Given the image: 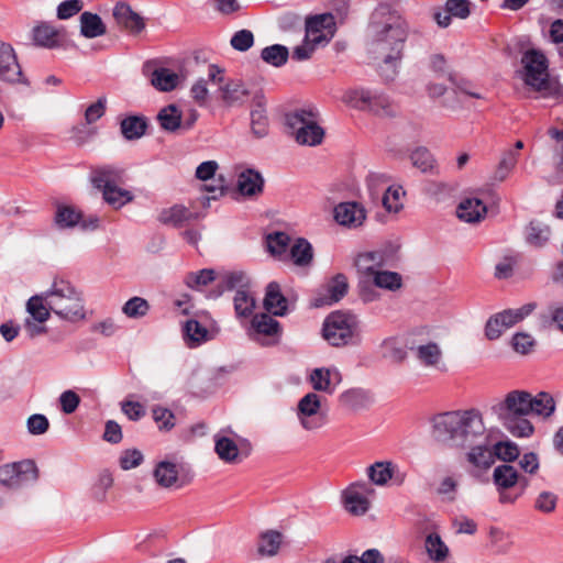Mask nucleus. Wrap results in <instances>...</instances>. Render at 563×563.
I'll list each match as a JSON object with an SVG mask.
<instances>
[{"label":"nucleus","mask_w":563,"mask_h":563,"mask_svg":"<svg viewBox=\"0 0 563 563\" xmlns=\"http://www.w3.org/2000/svg\"><path fill=\"white\" fill-rule=\"evenodd\" d=\"M179 77L168 68H157L152 73L151 82L161 91L173 90L178 84Z\"/></svg>","instance_id":"48"},{"label":"nucleus","mask_w":563,"mask_h":563,"mask_svg":"<svg viewBox=\"0 0 563 563\" xmlns=\"http://www.w3.org/2000/svg\"><path fill=\"white\" fill-rule=\"evenodd\" d=\"M262 59L274 67H280L286 64L289 57V51L286 46L274 44L267 46L261 52Z\"/></svg>","instance_id":"50"},{"label":"nucleus","mask_w":563,"mask_h":563,"mask_svg":"<svg viewBox=\"0 0 563 563\" xmlns=\"http://www.w3.org/2000/svg\"><path fill=\"white\" fill-rule=\"evenodd\" d=\"M233 301L238 316H249L255 307L254 297L245 289L236 290Z\"/></svg>","instance_id":"64"},{"label":"nucleus","mask_w":563,"mask_h":563,"mask_svg":"<svg viewBox=\"0 0 563 563\" xmlns=\"http://www.w3.org/2000/svg\"><path fill=\"white\" fill-rule=\"evenodd\" d=\"M374 495L375 489L369 483H352L342 492L343 507L353 516H364L371 508V498Z\"/></svg>","instance_id":"11"},{"label":"nucleus","mask_w":563,"mask_h":563,"mask_svg":"<svg viewBox=\"0 0 563 563\" xmlns=\"http://www.w3.org/2000/svg\"><path fill=\"white\" fill-rule=\"evenodd\" d=\"M471 14V3L468 0H446L443 10L434 13V20L441 27H448L452 18L464 20Z\"/></svg>","instance_id":"24"},{"label":"nucleus","mask_w":563,"mask_h":563,"mask_svg":"<svg viewBox=\"0 0 563 563\" xmlns=\"http://www.w3.org/2000/svg\"><path fill=\"white\" fill-rule=\"evenodd\" d=\"M218 95L225 104L234 106L244 102L249 92L239 81L224 82L223 77L219 74Z\"/></svg>","instance_id":"28"},{"label":"nucleus","mask_w":563,"mask_h":563,"mask_svg":"<svg viewBox=\"0 0 563 563\" xmlns=\"http://www.w3.org/2000/svg\"><path fill=\"white\" fill-rule=\"evenodd\" d=\"M185 338L190 344H200L209 340L208 330L196 320H188L184 327Z\"/></svg>","instance_id":"59"},{"label":"nucleus","mask_w":563,"mask_h":563,"mask_svg":"<svg viewBox=\"0 0 563 563\" xmlns=\"http://www.w3.org/2000/svg\"><path fill=\"white\" fill-rule=\"evenodd\" d=\"M191 217L192 213L187 208L183 206H174L167 210H164L161 213L159 219L163 223L179 227L189 221Z\"/></svg>","instance_id":"55"},{"label":"nucleus","mask_w":563,"mask_h":563,"mask_svg":"<svg viewBox=\"0 0 563 563\" xmlns=\"http://www.w3.org/2000/svg\"><path fill=\"white\" fill-rule=\"evenodd\" d=\"M366 476L371 484L379 487L387 486L389 482L395 486H402L408 478V473L399 464L383 460L371 464L366 468Z\"/></svg>","instance_id":"12"},{"label":"nucleus","mask_w":563,"mask_h":563,"mask_svg":"<svg viewBox=\"0 0 563 563\" xmlns=\"http://www.w3.org/2000/svg\"><path fill=\"white\" fill-rule=\"evenodd\" d=\"M80 31L85 37L93 38L106 33V26L98 14L84 12L80 15Z\"/></svg>","instance_id":"44"},{"label":"nucleus","mask_w":563,"mask_h":563,"mask_svg":"<svg viewBox=\"0 0 563 563\" xmlns=\"http://www.w3.org/2000/svg\"><path fill=\"white\" fill-rule=\"evenodd\" d=\"M550 228L531 222L528 228L527 242L536 247H542L549 241Z\"/></svg>","instance_id":"62"},{"label":"nucleus","mask_w":563,"mask_h":563,"mask_svg":"<svg viewBox=\"0 0 563 563\" xmlns=\"http://www.w3.org/2000/svg\"><path fill=\"white\" fill-rule=\"evenodd\" d=\"M251 124L254 134L257 136H263L267 132V117L265 113V109L262 102V99H258L256 104L251 111Z\"/></svg>","instance_id":"57"},{"label":"nucleus","mask_w":563,"mask_h":563,"mask_svg":"<svg viewBox=\"0 0 563 563\" xmlns=\"http://www.w3.org/2000/svg\"><path fill=\"white\" fill-rule=\"evenodd\" d=\"M385 264V255L379 251L360 253L354 260L357 275L364 283L371 282Z\"/></svg>","instance_id":"19"},{"label":"nucleus","mask_w":563,"mask_h":563,"mask_svg":"<svg viewBox=\"0 0 563 563\" xmlns=\"http://www.w3.org/2000/svg\"><path fill=\"white\" fill-rule=\"evenodd\" d=\"M0 79L10 84L22 81V71L14 51L3 42H0Z\"/></svg>","instance_id":"20"},{"label":"nucleus","mask_w":563,"mask_h":563,"mask_svg":"<svg viewBox=\"0 0 563 563\" xmlns=\"http://www.w3.org/2000/svg\"><path fill=\"white\" fill-rule=\"evenodd\" d=\"M335 33V21L331 13L312 16L306 23L307 41L314 45H324L331 41Z\"/></svg>","instance_id":"15"},{"label":"nucleus","mask_w":563,"mask_h":563,"mask_svg":"<svg viewBox=\"0 0 563 563\" xmlns=\"http://www.w3.org/2000/svg\"><path fill=\"white\" fill-rule=\"evenodd\" d=\"M252 327L256 335H264L268 338L277 336L279 334V323L269 314H256L252 320Z\"/></svg>","instance_id":"47"},{"label":"nucleus","mask_w":563,"mask_h":563,"mask_svg":"<svg viewBox=\"0 0 563 563\" xmlns=\"http://www.w3.org/2000/svg\"><path fill=\"white\" fill-rule=\"evenodd\" d=\"M333 213L336 223L347 229H357L366 220L365 208L355 201L340 202L335 206Z\"/></svg>","instance_id":"18"},{"label":"nucleus","mask_w":563,"mask_h":563,"mask_svg":"<svg viewBox=\"0 0 563 563\" xmlns=\"http://www.w3.org/2000/svg\"><path fill=\"white\" fill-rule=\"evenodd\" d=\"M289 256L295 265L308 266L312 262L311 244L305 239H297L289 247Z\"/></svg>","instance_id":"43"},{"label":"nucleus","mask_w":563,"mask_h":563,"mask_svg":"<svg viewBox=\"0 0 563 563\" xmlns=\"http://www.w3.org/2000/svg\"><path fill=\"white\" fill-rule=\"evenodd\" d=\"M494 459L497 457L504 462L515 461L519 454V448L511 441H500L493 445Z\"/></svg>","instance_id":"63"},{"label":"nucleus","mask_w":563,"mask_h":563,"mask_svg":"<svg viewBox=\"0 0 563 563\" xmlns=\"http://www.w3.org/2000/svg\"><path fill=\"white\" fill-rule=\"evenodd\" d=\"M82 214L71 206L58 205L54 216V223L59 229L74 228L80 223Z\"/></svg>","instance_id":"41"},{"label":"nucleus","mask_w":563,"mask_h":563,"mask_svg":"<svg viewBox=\"0 0 563 563\" xmlns=\"http://www.w3.org/2000/svg\"><path fill=\"white\" fill-rule=\"evenodd\" d=\"M36 478V472L32 462L7 464L0 467V484L10 488L22 486Z\"/></svg>","instance_id":"17"},{"label":"nucleus","mask_w":563,"mask_h":563,"mask_svg":"<svg viewBox=\"0 0 563 563\" xmlns=\"http://www.w3.org/2000/svg\"><path fill=\"white\" fill-rule=\"evenodd\" d=\"M267 251L276 257H286L290 247V238L285 232H274L266 236Z\"/></svg>","instance_id":"49"},{"label":"nucleus","mask_w":563,"mask_h":563,"mask_svg":"<svg viewBox=\"0 0 563 563\" xmlns=\"http://www.w3.org/2000/svg\"><path fill=\"white\" fill-rule=\"evenodd\" d=\"M309 380L314 390L331 395L340 385L342 376L336 367H319L311 371Z\"/></svg>","instance_id":"22"},{"label":"nucleus","mask_w":563,"mask_h":563,"mask_svg":"<svg viewBox=\"0 0 563 563\" xmlns=\"http://www.w3.org/2000/svg\"><path fill=\"white\" fill-rule=\"evenodd\" d=\"M102 199L106 203L112 207L115 210L121 209L128 203L132 202L134 199V195L129 189L122 187V185H115L113 187H109L107 190L102 191Z\"/></svg>","instance_id":"39"},{"label":"nucleus","mask_w":563,"mask_h":563,"mask_svg":"<svg viewBox=\"0 0 563 563\" xmlns=\"http://www.w3.org/2000/svg\"><path fill=\"white\" fill-rule=\"evenodd\" d=\"M404 196L405 191L402 190L401 186H388L382 198L385 210L394 213L399 212L402 209L401 198Z\"/></svg>","instance_id":"53"},{"label":"nucleus","mask_w":563,"mask_h":563,"mask_svg":"<svg viewBox=\"0 0 563 563\" xmlns=\"http://www.w3.org/2000/svg\"><path fill=\"white\" fill-rule=\"evenodd\" d=\"M265 309L274 316H284L287 311V299L277 283H269L264 298Z\"/></svg>","instance_id":"33"},{"label":"nucleus","mask_w":563,"mask_h":563,"mask_svg":"<svg viewBox=\"0 0 563 563\" xmlns=\"http://www.w3.org/2000/svg\"><path fill=\"white\" fill-rule=\"evenodd\" d=\"M369 53L377 62L385 80H393L404 57L409 35L406 20L387 5H380L372 14Z\"/></svg>","instance_id":"1"},{"label":"nucleus","mask_w":563,"mask_h":563,"mask_svg":"<svg viewBox=\"0 0 563 563\" xmlns=\"http://www.w3.org/2000/svg\"><path fill=\"white\" fill-rule=\"evenodd\" d=\"M391 178L386 173L374 172L367 176L366 184L371 196L376 199L382 191L385 192L386 188L390 185Z\"/></svg>","instance_id":"61"},{"label":"nucleus","mask_w":563,"mask_h":563,"mask_svg":"<svg viewBox=\"0 0 563 563\" xmlns=\"http://www.w3.org/2000/svg\"><path fill=\"white\" fill-rule=\"evenodd\" d=\"M371 282L375 286L390 291L398 290L402 286V278L398 273L383 271L382 268Z\"/></svg>","instance_id":"54"},{"label":"nucleus","mask_w":563,"mask_h":563,"mask_svg":"<svg viewBox=\"0 0 563 563\" xmlns=\"http://www.w3.org/2000/svg\"><path fill=\"white\" fill-rule=\"evenodd\" d=\"M113 18L117 23L131 33L137 34L144 29V21L125 2H119L113 9Z\"/></svg>","instance_id":"26"},{"label":"nucleus","mask_w":563,"mask_h":563,"mask_svg":"<svg viewBox=\"0 0 563 563\" xmlns=\"http://www.w3.org/2000/svg\"><path fill=\"white\" fill-rule=\"evenodd\" d=\"M214 452L227 464H238L242 461L238 443L224 434L218 433L214 435Z\"/></svg>","instance_id":"27"},{"label":"nucleus","mask_w":563,"mask_h":563,"mask_svg":"<svg viewBox=\"0 0 563 563\" xmlns=\"http://www.w3.org/2000/svg\"><path fill=\"white\" fill-rule=\"evenodd\" d=\"M347 278L343 274L335 275L327 285L324 296L316 299V306L332 305L341 300L347 292Z\"/></svg>","instance_id":"30"},{"label":"nucleus","mask_w":563,"mask_h":563,"mask_svg":"<svg viewBox=\"0 0 563 563\" xmlns=\"http://www.w3.org/2000/svg\"><path fill=\"white\" fill-rule=\"evenodd\" d=\"M424 550L428 558L433 563H443L450 556L449 547L445 544L442 538L435 532H431L426 537Z\"/></svg>","instance_id":"34"},{"label":"nucleus","mask_w":563,"mask_h":563,"mask_svg":"<svg viewBox=\"0 0 563 563\" xmlns=\"http://www.w3.org/2000/svg\"><path fill=\"white\" fill-rule=\"evenodd\" d=\"M556 409V402L553 396L547 391H539L537 395L531 394V401L529 405V415L549 419L553 416Z\"/></svg>","instance_id":"31"},{"label":"nucleus","mask_w":563,"mask_h":563,"mask_svg":"<svg viewBox=\"0 0 563 563\" xmlns=\"http://www.w3.org/2000/svg\"><path fill=\"white\" fill-rule=\"evenodd\" d=\"M523 66L522 79L525 84L534 90H541L548 86V60L543 53L537 49H528L521 58Z\"/></svg>","instance_id":"9"},{"label":"nucleus","mask_w":563,"mask_h":563,"mask_svg":"<svg viewBox=\"0 0 563 563\" xmlns=\"http://www.w3.org/2000/svg\"><path fill=\"white\" fill-rule=\"evenodd\" d=\"M282 541L280 532L268 530L261 534L257 551L263 556H275L279 551Z\"/></svg>","instance_id":"46"},{"label":"nucleus","mask_w":563,"mask_h":563,"mask_svg":"<svg viewBox=\"0 0 563 563\" xmlns=\"http://www.w3.org/2000/svg\"><path fill=\"white\" fill-rule=\"evenodd\" d=\"M357 331V320L353 314L336 311L323 322V339L332 346H343L352 342Z\"/></svg>","instance_id":"6"},{"label":"nucleus","mask_w":563,"mask_h":563,"mask_svg":"<svg viewBox=\"0 0 563 563\" xmlns=\"http://www.w3.org/2000/svg\"><path fill=\"white\" fill-rule=\"evenodd\" d=\"M217 275L213 269L205 268L198 272L188 273L184 283L191 289L200 290L211 282L216 280Z\"/></svg>","instance_id":"56"},{"label":"nucleus","mask_w":563,"mask_h":563,"mask_svg":"<svg viewBox=\"0 0 563 563\" xmlns=\"http://www.w3.org/2000/svg\"><path fill=\"white\" fill-rule=\"evenodd\" d=\"M531 393L527 390H511L505 398L493 407V411L498 417L509 416H529V405Z\"/></svg>","instance_id":"16"},{"label":"nucleus","mask_w":563,"mask_h":563,"mask_svg":"<svg viewBox=\"0 0 563 563\" xmlns=\"http://www.w3.org/2000/svg\"><path fill=\"white\" fill-rule=\"evenodd\" d=\"M411 163L422 173L431 172L435 166V161L426 147L416 148L410 155Z\"/></svg>","instance_id":"60"},{"label":"nucleus","mask_w":563,"mask_h":563,"mask_svg":"<svg viewBox=\"0 0 563 563\" xmlns=\"http://www.w3.org/2000/svg\"><path fill=\"white\" fill-rule=\"evenodd\" d=\"M487 213V208L479 198H465L456 209L459 219L468 223L482 221Z\"/></svg>","instance_id":"29"},{"label":"nucleus","mask_w":563,"mask_h":563,"mask_svg":"<svg viewBox=\"0 0 563 563\" xmlns=\"http://www.w3.org/2000/svg\"><path fill=\"white\" fill-rule=\"evenodd\" d=\"M367 111L377 115L393 117L398 112V106L387 95L371 90Z\"/></svg>","instance_id":"35"},{"label":"nucleus","mask_w":563,"mask_h":563,"mask_svg":"<svg viewBox=\"0 0 563 563\" xmlns=\"http://www.w3.org/2000/svg\"><path fill=\"white\" fill-rule=\"evenodd\" d=\"M150 303L142 297H132L122 307V312L132 319L142 318L147 314Z\"/></svg>","instance_id":"58"},{"label":"nucleus","mask_w":563,"mask_h":563,"mask_svg":"<svg viewBox=\"0 0 563 563\" xmlns=\"http://www.w3.org/2000/svg\"><path fill=\"white\" fill-rule=\"evenodd\" d=\"M340 401L349 408L362 409L373 402V395L364 388H351L341 394Z\"/></svg>","instance_id":"37"},{"label":"nucleus","mask_w":563,"mask_h":563,"mask_svg":"<svg viewBox=\"0 0 563 563\" xmlns=\"http://www.w3.org/2000/svg\"><path fill=\"white\" fill-rule=\"evenodd\" d=\"M286 123L300 145L317 146L324 137V130L318 123V114L312 110H296L287 114Z\"/></svg>","instance_id":"4"},{"label":"nucleus","mask_w":563,"mask_h":563,"mask_svg":"<svg viewBox=\"0 0 563 563\" xmlns=\"http://www.w3.org/2000/svg\"><path fill=\"white\" fill-rule=\"evenodd\" d=\"M297 418L300 426L307 431L321 429L325 424L321 396L316 393L306 394L298 401Z\"/></svg>","instance_id":"13"},{"label":"nucleus","mask_w":563,"mask_h":563,"mask_svg":"<svg viewBox=\"0 0 563 563\" xmlns=\"http://www.w3.org/2000/svg\"><path fill=\"white\" fill-rule=\"evenodd\" d=\"M371 98V90L364 88H353L345 90L341 96V101L357 110H367Z\"/></svg>","instance_id":"45"},{"label":"nucleus","mask_w":563,"mask_h":563,"mask_svg":"<svg viewBox=\"0 0 563 563\" xmlns=\"http://www.w3.org/2000/svg\"><path fill=\"white\" fill-rule=\"evenodd\" d=\"M431 437L441 445L465 450L487 439L483 415L474 408L437 415L431 421Z\"/></svg>","instance_id":"2"},{"label":"nucleus","mask_w":563,"mask_h":563,"mask_svg":"<svg viewBox=\"0 0 563 563\" xmlns=\"http://www.w3.org/2000/svg\"><path fill=\"white\" fill-rule=\"evenodd\" d=\"M493 481L499 494V503L514 504L528 487V478L520 476L514 466L498 465L493 472Z\"/></svg>","instance_id":"5"},{"label":"nucleus","mask_w":563,"mask_h":563,"mask_svg":"<svg viewBox=\"0 0 563 563\" xmlns=\"http://www.w3.org/2000/svg\"><path fill=\"white\" fill-rule=\"evenodd\" d=\"M33 41L38 46L53 48L59 45V32L52 25L41 24L33 29Z\"/></svg>","instance_id":"42"},{"label":"nucleus","mask_w":563,"mask_h":563,"mask_svg":"<svg viewBox=\"0 0 563 563\" xmlns=\"http://www.w3.org/2000/svg\"><path fill=\"white\" fill-rule=\"evenodd\" d=\"M25 310L29 314L23 324L26 334L32 339L45 334L47 332L45 322L52 313L47 291L30 297Z\"/></svg>","instance_id":"8"},{"label":"nucleus","mask_w":563,"mask_h":563,"mask_svg":"<svg viewBox=\"0 0 563 563\" xmlns=\"http://www.w3.org/2000/svg\"><path fill=\"white\" fill-rule=\"evenodd\" d=\"M420 366L427 369L444 373L448 371L444 351L435 341L420 342L411 347Z\"/></svg>","instance_id":"14"},{"label":"nucleus","mask_w":563,"mask_h":563,"mask_svg":"<svg viewBox=\"0 0 563 563\" xmlns=\"http://www.w3.org/2000/svg\"><path fill=\"white\" fill-rule=\"evenodd\" d=\"M382 355L395 363H401L407 357L405 341L399 336H391L380 344Z\"/></svg>","instance_id":"40"},{"label":"nucleus","mask_w":563,"mask_h":563,"mask_svg":"<svg viewBox=\"0 0 563 563\" xmlns=\"http://www.w3.org/2000/svg\"><path fill=\"white\" fill-rule=\"evenodd\" d=\"M52 312L68 323H78L87 319L85 297L70 282L55 278L46 290Z\"/></svg>","instance_id":"3"},{"label":"nucleus","mask_w":563,"mask_h":563,"mask_svg":"<svg viewBox=\"0 0 563 563\" xmlns=\"http://www.w3.org/2000/svg\"><path fill=\"white\" fill-rule=\"evenodd\" d=\"M146 122L141 117H128L121 122V132L126 140L140 139L144 135Z\"/></svg>","instance_id":"51"},{"label":"nucleus","mask_w":563,"mask_h":563,"mask_svg":"<svg viewBox=\"0 0 563 563\" xmlns=\"http://www.w3.org/2000/svg\"><path fill=\"white\" fill-rule=\"evenodd\" d=\"M90 181L95 188L102 192L109 187L123 185L124 170L111 165L98 166L91 170Z\"/></svg>","instance_id":"21"},{"label":"nucleus","mask_w":563,"mask_h":563,"mask_svg":"<svg viewBox=\"0 0 563 563\" xmlns=\"http://www.w3.org/2000/svg\"><path fill=\"white\" fill-rule=\"evenodd\" d=\"M153 478L164 489H181L191 482L185 463L175 456L158 461L153 468Z\"/></svg>","instance_id":"7"},{"label":"nucleus","mask_w":563,"mask_h":563,"mask_svg":"<svg viewBox=\"0 0 563 563\" xmlns=\"http://www.w3.org/2000/svg\"><path fill=\"white\" fill-rule=\"evenodd\" d=\"M220 70L211 65L209 67L208 78L197 80L191 87V97L199 106H206L209 97L218 93Z\"/></svg>","instance_id":"23"},{"label":"nucleus","mask_w":563,"mask_h":563,"mask_svg":"<svg viewBox=\"0 0 563 563\" xmlns=\"http://www.w3.org/2000/svg\"><path fill=\"white\" fill-rule=\"evenodd\" d=\"M466 449L468 450L467 461L475 467L487 468L494 463L493 448L488 444L487 439L466 446Z\"/></svg>","instance_id":"32"},{"label":"nucleus","mask_w":563,"mask_h":563,"mask_svg":"<svg viewBox=\"0 0 563 563\" xmlns=\"http://www.w3.org/2000/svg\"><path fill=\"white\" fill-rule=\"evenodd\" d=\"M536 309L534 302L526 303L516 309H507L490 317L485 327L489 340L498 339L504 331L526 319Z\"/></svg>","instance_id":"10"},{"label":"nucleus","mask_w":563,"mask_h":563,"mask_svg":"<svg viewBox=\"0 0 563 563\" xmlns=\"http://www.w3.org/2000/svg\"><path fill=\"white\" fill-rule=\"evenodd\" d=\"M264 179L260 172L245 168L238 174L236 188L244 197H256L262 194Z\"/></svg>","instance_id":"25"},{"label":"nucleus","mask_w":563,"mask_h":563,"mask_svg":"<svg viewBox=\"0 0 563 563\" xmlns=\"http://www.w3.org/2000/svg\"><path fill=\"white\" fill-rule=\"evenodd\" d=\"M526 417L527 416H509L498 417V419L512 435L528 438L533 433L534 428Z\"/></svg>","instance_id":"38"},{"label":"nucleus","mask_w":563,"mask_h":563,"mask_svg":"<svg viewBox=\"0 0 563 563\" xmlns=\"http://www.w3.org/2000/svg\"><path fill=\"white\" fill-rule=\"evenodd\" d=\"M517 162H518V154L512 150L506 151L503 154V156L493 174V180L504 181L510 175L512 169L516 167Z\"/></svg>","instance_id":"52"},{"label":"nucleus","mask_w":563,"mask_h":563,"mask_svg":"<svg viewBox=\"0 0 563 563\" xmlns=\"http://www.w3.org/2000/svg\"><path fill=\"white\" fill-rule=\"evenodd\" d=\"M157 121L161 128L166 132H177L183 130V114L175 104H168L162 108L157 114Z\"/></svg>","instance_id":"36"}]
</instances>
